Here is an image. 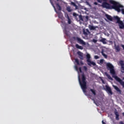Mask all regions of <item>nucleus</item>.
<instances>
[{
	"label": "nucleus",
	"mask_w": 124,
	"mask_h": 124,
	"mask_svg": "<svg viewBox=\"0 0 124 124\" xmlns=\"http://www.w3.org/2000/svg\"><path fill=\"white\" fill-rule=\"evenodd\" d=\"M109 2L111 4H113L112 6H111L110 4L107 3V2H103L102 4V7L103 8H106L107 9H111V8H112V9L116 10L117 12H121V9L120 8H122L123 5L120 4L119 2H116L113 0H110Z\"/></svg>",
	"instance_id": "nucleus-1"
},
{
	"label": "nucleus",
	"mask_w": 124,
	"mask_h": 124,
	"mask_svg": "<svg viewBox=\"0 0 124 124\" xmlns=\"http://www.w3.org/2000/svg\"><path fill=\"white\" fill-rule=\"evenodd\" d=\"M107 66L108 68H109L108 70H109V72L112 75L113 78H114L116 81L119 82V83H120L123 88H124V81H123V80L121 79L120 78L118 77V76L116 75V71H115V69H114V66H113L112 64L110 63H108L107 64Z\"/></svg>",
	"instance_id": "nucleus-2"
},
{
	"label": "nucleus",
	"mask_w": 124,
	"mask_h": 124,
	"mask_svg": "<svg viewBox=\"0 0 124 124\" xmlns=\"http://www.w3.org/2000/svg\"><path fill=\"white\" fill-rule=\"evenodd\" d=\"M82 80L80 79V77L78 76V81L80 85L81 88L83 92V93H86V90H87V82L86 81V77H85V74L83 73L81 75Z\"/></svg>",
	"instance_id": "nucleus-3"
},
{
	"label": "nucleus",
	"mask_w": 124,
	"mask_h": 124,
	"mask_svg": "<svg viewBox=\"0 0 124 124\" xmlns=\"http://www.w3.org/2000/svg\"><path fill=\"white\" fill-rule=\"evenodd\" d=\"M114 20H116L117 23L119 24V29H124V24L123 21H121V18L118 16H114L113 17Z\"/></svg>",
	"instance_id": "nucleus-4"
},
{
	"label": "nucleus",
	"mask_w": 124,
	"mask_h": 124,
	"mask_svg": "<svg viewBox=\"0 0 124 124\" xmlns=\"http://www.w3.org/2000/svg\"><path fill=\"white\" fill-rule=\"evenodd\" d=\"M73 39L74 40H77L78 41V43H79V44H81L82 45H86V43L84 42V41L81 38L78 37H73Z\"/></svg>",
	"instance_id": "nucleus-5"
},
{
	"label": "nucleus",
	"mask_w": 124,
	"mask_h": 124,
	"mask_svg": "<svg viewBox=\"0 0 124 124\" xmlns=\"http://www.w3.org/2000/svg\"><path fill=\"white\" fill-rule=\"evenodd\" d=\"M119 64H120L121 67V70L122 73H124V61L121 60L119 61Z\"/></svg>",
	"instance_id": "nucleus-6"
},
{
	"label": "nucleus",
	"mask_w": 124,
	"mask_h": 124,
	"mask_svg": "<svg viewBox=\"0 0 124 124\" xmlns=\"http://www.w3.org/2000/svg\"><path fill=\"white\" fill-rule=\"evenodd\" d=\"M106 91L108 92V94H113V92H112V90H111V88L109 87L108 85H106Z\"/></svg>",
	"instance_id": "nucleus-7"
},
{
	"label": "nucleus",
	"mask_w": 124,
	"mask_h": 124,
	"mask_svg": "<svg viewBox=\"0 0 124 124\" xmlns=\"http://www.w3.org/2000/svg\"><path fill=\"white\" fill-rule=\"evenodd\" d=\"M114 115H115L116 116V120L119 121V120H120V118H119V117H120V114H119V112L117 111L116 109H115V110L114 111Z\"/></svg>",
	"instance_id": "nucleus-8"
},
{
	"label": "nucleus",
	"mask_w": 124,
	"mask_h": 124,
	"mask_svg": "<svg viewBox=\"0 0 124 124\" xmlns=\"http://www.w3.org/2000/svg\"><path fill=\"white\" fill-rule=\"evenodd\" d=\"M87 64L89 65V66H91L92 65H93V66L96 65L95 62H92L91 60L87 61Z\"/></svg>",
	"instance_id": "nucleus-9"
},
{
	"label": "nucleus",
	"mask_w": 124,
	"mask_h": 124,
	"mask_svg": "<svg viewBox=\"0 0 124 124\" xmlns=\"http://www.w3.org/2000/svg\"><path fill=\"white\" fill-rule=\"evenodd\" d=\"M78 55L79 56V59L80 60H84V57L83 56V53L81 52L80 51L78 52Z\"/></svg>",
	"instance_id": "nucleus-10"
},
{
	"label": "nucleus",
	"mask_w": 124,
	"mask_h": 124,
	"mask_svg": "<svg viewBox=\"0 0 124 124\" xmlns=\"http://www.w3.org/2000/svg\"><path fill=\"white\" fill-rule=\"evenodd\" d=\"M97 28H98V26H93V25H90L89 26V29L91 31H95V29H97Z\"/></svg>",
	"instance_id": "nucleus-11"
},
{
	"label": "nucleus",
	"mask_w": 124,
	"mask_h": 124,
	"mask_svg": "<svg viewBox=\"0 0 124 124\" xmlns=\"http://www.w3.org/2000/svg\"><path fill=\"white\" fill-rule=\"evenodd\" d=\"M89 33H90V31H89V30L86 29V30H83V34H84L85 36H87Z\"/></svg>",
	"instance_id": "nucleus-12"
},
{
	"label": "nucleus",
	"mask_w": 124,
	"mask_h": 124,
	"mask_svg": "<svg viewBox=\"0 0 124 124\" xmlns=\"http://www.w3.org/2000/svg\"><path fill=\"white\" fill-rule=\"evenodd\" d=\"M106 17L108 20H109V21H113V18H112V16H111L106 14Z\"/></svg>",
	"instance_id": "nucleus-13"
},
{
	"label": "nucleus",
	"mask_w": 124,
	"mask_h": 124,
	"mask_svg": "<svg viewBox=\"0 0 124 124\" xmlns=\"http://www.w3.org/2000/svg\"><path fill=\"white\" fill-rule=\"evenodd\" d=\"M114 47L115 50L117 51V52H120L121 51V48H120V46L119 45L117 46L116 44L114 45Z\"/></svg>",
	"instance_id": "nucleus-14"
},
{
	"label": "nucleus",
	"mask_w": 124,
	"mask_h": 124,
	"mask_svg": "<svg viewBox=\"0 0 124 124\" xmlns=\"http://www.w3.org/2000/svg\"><path fill=\"white\" fill-rule=\"evenodd\" d=\"M100 42H102L103 44H107V42H106V39L104 38H102L100 40Z\"/></svg>",
	"instance_id": "nucleus-15"
},
{
	"label": "nucleus",
	"mask_w": 124,
	"mask_h": 124,
	"mask_svg": "<svg viewBox=\"0 0 124 124\" xmlns=\"http://www.w3.org/2000/svg\"><path fill=\"white\" fill-rule=\"evenodd\" d=\"M113 87L115 89V90H116V91H117V92H118V93H122V91L118 86H113Z\"/></svg>",
	"instance_id": "nucleus-16"
},
{
	"label": "nucleus",
	"mask_w": 124,
	"mask_h": 124,
	"mask_svg": "<svg viewBox=\"0 0 124 124\" xmlns=\"http://www.w3.org/2000/svg\"><path fill=\"white\" fill-rule=\"evenodd\" d=\"M105 74L107 76V77H108V79H109V80H113V78L111 77L110 75L108 74V73L107 72H105Z\"/></svg>",
	"instance_id": "nucleus-17"
},
{
	"label": "nucleus",
	"mask_w": 124,
	"mask_h": 124,
	"mask_svg": "<svg viewBox=\"0 0 124 124\" xmlns=\"http://www.w3.org/2000/svg\"><path fill=\"white\" fill-rule=\"evenodd\" d=\"M56 8H57L58 10L61 11L62 10V7L60 5L59 3L56 4Z\"/></svg>",
	"instance_id": "nucleus-18"
},
{
	"label": "nucleus",
	"mask_w": 124,
	"mask_h": 124,
	"mask_svg": "<svg viewBox=\"0 0 124 124\" xmlns=\"http://www.w3.org/2000/svg\"><path fill=\"white\" fill-rule=\"evenodd\" d=\"M76 47L77 49H80V50H83V46H79L78 44H76Z\"/></svg>",
	"instance_id": "nucleus-19"
},
{
	"label": "nucleus",
	"mask_w": 124,
	"mask_h": 124,
	"mask_svg": "<svg viewBox=\"0 0 124 124\" xmlns=\"http://www.w3.org/2000/svg\"><path fill=\"white\" fill-rule=\"evenodd\" d=\"M86 58H87V62H88L89 61H91V55L90 54H87L86 55Z\"/></svg>",
	"instance_id": "nucleus-20"
},
{
	"label": "nucleus",
	"mask_w": 124,
	"mask_h": 124,
	"mask_svg": "<svg viewBox=\"0 0 124 124\" xmlns=\"http://www.w3.org/2000/svg\"><path fill=\"white\" fill-rule=\"evenodd\" d=\"M66 10L68 12H71V11H72V9H71L70 6H68L66 7Z\"/></svg>",
	"instance_id": "nucleus-21"
},
{
	"label": "nucleus",
	"mask_w": 124,
	"mask_h": 124,
	"mask_svg": "<svg viewBox=\"0 0 124 124\" xmlns=\"http://www.w3.org/2000/svg\"><path fill=\"white\" fill-rule=\"evenodd\" d=\"M90 91H91V92L93 94V95H96V93H95V90L90 89Z\"/></svg>",
	"instance_id": "nucleus-22"
},
{
	"label": "nucleus",
	"mask_w": 124,
	"mask_h": 124,
	"mask_svg": "<svg viewBox=\"0 0 124 124\" xmlns=\"http://www.w3.org/2000/svg\"><path fill=\"white\" fill-rule=\"evenodd\" d=\"M75 61L78 65H80V62H79V60L78 59H75Z\"/></svg>",
	"instance_id": "nucleus-23"
},
{
	"label": "nucleus",
	"mask_w": 124,
	"mask_h": 124,
	"mask_svg": "<svg viewBox=\"0 0 124 124\" xmlns=\"http://www.w3.org/2000/svg\"><path fill=\"white\" fill-rule=\"evenodd\" d=\"M101 54L102 56H103V57L105 58V59H107V57H108L107 55L105 54L103 52V51L101 52Z\"/></svg>",
	"instance_id": "nucleus-24"
},
{
	"label": "nucleus",
	"mask_w": 124,
	"mask_h": 124,
	"mask_svg": "<svg viewBox=\"0 0 124 124\" xmlns=\"http://www.w3.org/2000/svg\"><path fill=\"white\" fill-rule=\"evenodd\" d=\"M68 23V24H71V19L69 18V16H67Z\"/></svg>",
	"instance_id": "nucleus-25"
},
{
	"label": "nucleus",
	"mask_w": 124,
	"mask_h": 124,
	"mask_svg": "<svg viewBox=\"0 0 124 124\" xmlns=\"http://www.w3.org/2000/svg\"><path fill=\"white\" fill-rule=\"evenodd\" d=\"M71 3L72 5H73L74 6H75L76 8H77L78 7L77 5H76V4L74 2H71Z\"/></svg>",
	"instance_id": "nucleus-26"
},
{
	"label": "nucleus",
	"mask_w": 124,
	"mask_h": 124,
	"mask_svg": "<svg viewBox=\"0 0 124 124\" xmlns=\"http://www.w3.org/2000/svg\"><path fill=\"white\" fill-rule=\"evenodd\" d=\"M78 17L80 21H83L82 15L78 16Z\"/></svg>",
	"instance_id": "nucleus-27"
},
{
	"label": "nucleus",
	"mask_w": 124,
	"mask_h": 124,
	"mask_svg": "<svg viewBox=\"0 0 124 124\" xmlns=\"http://www.w3.org/2000/svg\"><path fill=\"white\" fill-rule=\"evenodd\" d=\"M50 1L52 6L54 7L55 9H56V7H55V6H54V4L53 3V1H52V0H50Z\"/></svg>",
	"instance_id": "nucleus-28"
},
{
	"label": "nucleus",
	"mask_w": 124,
	"mask_h": 124,
	"mask_svg": "<svg viewBox=\"0 0 124 124\" xmlns=\"http://www.w3.org/2000/svg\"><path fill=\"white\" fill-rule=\"evenodd\" d=\"M83 69H84L85 71H87V70H88V68L86 66H83Z\"/></svg>",
	"instance_id": "nucleus-29"
},
{
	"label": "nucleus",
	"mask_w": 124,
	"mask_h": 124,
	"mask_svg": "<svg viewBox=\"0 0 124 124\" xmlns=\"http://www.w3.org/2000/svg\"><path fill=\"white\" fill-rule=\"evenodd\" d=\"M91 99H92V100H93V103H94V104H96V102L95 101L94 99L91 98Z\"/></svg>",
	"instance_id": "nucleus-30"
},
{
	"label": "nucleus",
	"mask_w": 124,
	"mask_h": 124,
	"mask_svg": "<svg viewBox=\"0 0 124 124\" xmlns=\"http://www.w3.org/2000/svg\"><path fill=\"white\" fill-rule=\"evenodd\" d=\"M104 62V60H103V59H101L100 60V63H103V62Z\"/></svg>",
	"instance_id": "nucleus-31"
},
{
	"label": "nucleus",
	"mask_w": 124,
	"mask_h": 124,
	"mask_svg": "<svg viewBox=\"0 0 124 124\" xmlns=\"http://www.w3.org/2000/svg\"><path fill=\"white\" fill-rule=\"evenodd\" d=\"M94 59H95V60H97V59H99V57H98V56L95 55Z\"/></svg>",
	"instance_id": "nucleus-32"
},
{
	"label": "nucleus",
	"mask_w": 124,
	"mask_h": 124,
	"mask_svg": "<svg viewBox=\"0 0 124 124\" xmlns=\"http://www.w3.org/2000/svg\"><path fill=\"white\" fill-rule=\"evenodd\" d=\"M73 16H74L75 17H76V16H78L77 14H76V13H73Z\"/></svg>",
	"instance_id": "nucleus-33"
},
{
	"label": "nucleus",
	"mask_w": 124,
	"mask_h": 124,
	"mask_svg": "<svg viewBox=\"0 0 124 124\" xmlns=\"http://www.w3.org/2000/svg\"><path fill=\"white\" fill-rule=\"evenodd\" d=\"M93 42H94V43H96L97 42V40H95L94 39H93Z\"/></svg>",
	"instance_id": "nucleus-34"
},
{
	"label": "nucleus",
	"mask_w": 124,
	"mask_h": 124,
	"mask_svg": "<svg viewBox=\"0 0 124 124\" xmlns=\"http://www.w3.org/2000/svg\"><path fill=\"white\" fill-rule=\"evenodd\" d=\"M102 0H97V1H98V2H99L100 3H101L102 2Z\"/></svg>",
	"instance_id": "nucleus-35"
},
{
	"label": "nucleus",
	"mask_w": 124,
	"mask_h": 124,
	"mask_svg": "<svg viewBox=\"0 0 124 124\" xmlns=\"http://www.w3.org/2000/svg\"><path fill=\"white\" fill-rule=\"evenodd\" d=\"M79 72H80V73H81V72H82V68L81 67L79 68Z\"/></svg>",
	"instance_id": "nucleus-36"
},
{
	"label": "nucleus",
	"mask_w": 124,
	"mask_h": 124,
	"mask_svg": "<svg viewBox=\"0 0 124 124\" xmlns=\"http://www.w3.org/2000/svg\"><path fill=\"white\" fill-rule=\"evenodd\" d=\"M75 68H76V70L78 71V66H75Z\"/></svg>",
	"instance_id": "nucleus-37"
},
{
	"label": "nucleus",
	"mask_w": 124,
	"mask_h": 124,
	"mask_svg": "<svg viewBox=\"0 0 124 124\" xmlns=\"http://www.w3.org/2000/svg\"><path fill=\"white\" fill-rule=\"evenodd\" d=\"M94 4L95 5H97V4H98V3H97V2H94Z\"/></svg>",
	"instance_id": "nucleus-38"
},
{
	"label": "nucleus",
	"mask_w": 124,
	"mask_h": 124,
	"mask_svg": "<svg viewBox=\"0 0 124 124\" xmlns=\"http://www.w3.org/2000/svg\"><path fill=\"white\" fill-rule=\"evenodd\" d=\"M80 64H81V65H83L84 64V63L82 61L80 62Z\"/></svg>",
	"instance_id": "nucleus-39"
},
{
	"label": "nucleus",
	"mask_w": 124,
	"mask_h": 124,
	"mask_svg": "<svg viewBox=\"0 0 124 124\" xmlns=\"http://www.w3.org/2000/svg\"><path fill=\"white\" fill-rule=\"evenodd\" d=\"M121 46L122 47V48H123V49L124 50V45H122Z\"/></svg>",
	"instance_id": "nucleus-40"
},
{
	"label": "nucleus",
	"mask_w": 124,
	"mask_h": 124,
	"mask_svg": "<svg viewBox=\"0 0 124 124\" xmlns=\"http://www.w3.org/2000/svg\"><path fill=\"white\" fill-rule=\"evenodd\" d=\"M120 124H124V122H123L122 121H121L120 123H119Z\"/></svg>",
	"instance_id": "nucleus-41"
},
{
	"label": "nucleus",
	"mask_w": 124,
	"mask_h": 124,
	"mask_svg": "<svg viewBox=\"0 0 124 124\" xmlns=\"http://www.w3.org/2000/svg\"><path fill=\"white\" fill-rule=\"evenodd\" d=\"M102 123L103 124H106V123H105V122H104V121H102Z\"/></svg>",
	"instance_id": "nucleus-42"
},
{
	"label": "nucleus",
	"mask_w": 124,
	"mask_h": 124,
	"mask_svg": "<svg viewBox=\"0 0 124 124\" xmlns=\"http://www.w3.org/2000/svg\"><path fill=\"white\" fill-rule=\"evenodd\" d=\"M86 19H89V16H86Z\"/></svg>",
	"instance_id": "nucleus-43"
},
{
	"label": "nucleus",
	"mask_w": 124,
	"mask_h": 124,
	"mask_svg": "<svg viewBox=\"0 0 124 124\" xmlns=\"http://www.w3.org/2000/svg\"><path fill=\"white\" fill-rule=\"evenodd\" d=\"M122 115L124 116V112L122 113Z\"/></svg>",
	"instance_id": "nucleus-44"
},
{
	"label": "nucleus",
	"mask_w": 124,
	"mask_h": 124,
	"mask_svg": "<svg viewBox=\"0 0 124 124\" xmlns=\"http://www.w3.org/2000/svg\"><path fill=\"white\" fill-rule=\"evenodd\" d=\"M57 0V1H59V0Z\"/></svg>",
	"instance_id": "nucleus-45"
}]
</instances>
